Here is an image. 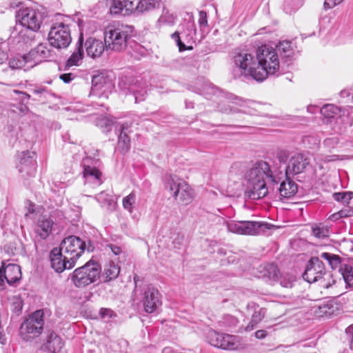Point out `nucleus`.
Returning <instances> with one entry per match:
<instances>
[{"label":"nucleus","mask_w":353,"mask_h":353,"mask_svg":"<svg viewBox=\"0 0 353 353\" xmlns=\"http://www.w3.org/2000/svg\"><path fill=\"white\" fill-rule=\"evenodd\" d=\"M17 168L21 176L28 178L34 176L37 170L36 154L33 152L23 151L18 155Z\"/></svg>","instance_id":"obj_12"},{"label":"nucleus","mask_w":353,"mask_h":353,"mask_svg":"<svg viewBox=\"0 0 353 353\" xmlns=\"http://www.w3.org/2000/svg\"><path fill=\"white\" fill-rule=\"evenodd\" d=\"M92 82L93 85L98 89H102L105 86L109 88L111 85L109 79L105 77L102 74L94 76Z\"/></svg>","instance_id":"obj_38"},{"label":"nucleus","mask_w":353,"mask_h":353,"mask_svg":"<svg viewBox=\"0 0 353 353\" xmlns=\"http://www.w3.org/2000/svg\"><path fill=\"white\" fill-rule=\"evenodd\" d=\"M261 276L270 281H275L278 279L279 270L274 263L264 264L260 266L259 270Z\"/></svg>","instance_id":"obj_27"},{"label":"nucleus","mask_w":353,"mask_h":353,"mask_svg":"<svg viewBox=\"0 0 353 353\" xmlns=\"http://www.w3.org/2000/svg\"><path fill=\"white\" fill-rule=\"evenodd\" d=\"M258 63L257 74H255L258 81H264L268 75L279 72L280 61L277 52L274 48L264 45L259 47L256 52Z\"/></svg>","instance_id":"obj_2"},{"label":"nucleus","mask_w":353,"mask_h":353,"mask_svg":"<svg viewBox=\"0 0 353 353\" xmlns=\"http://www.w3.org/2000/svg\"><path fill=\"white\" fill-rule=\"evenodd\" d=\"M268 335V332L265 330H259L255 332L254 336L258 339H263Z\"/></svg>","instance_id":"obj_50"},{"label":"nucleus","mask_w":353,"mask_h":353,"mask_svg":"<svg viewBox=\"0 0 353 353\" xmlns=\"http://www.w3.org/2000/svg\"><path fill=\"white\" fill-rule=\"evenodd\" d=\"M64 343L60 336L54 332L48 334L45 347L52 353H59L63 347Z\"/></svg>","instance_id":"obj_24"},{"label":"nucleus","mask_w":353,"mask_h":353,"mask_svg":"<svg viewBox=\"0 0 353 353\" xmlns=\"http://www.w3.org/2000/svg\"><path fill=\"white\" fill-rule=\"evenodd\" d=\"M340 218H343L341 215L340 211H339L338 212H336V213L332 214L331 216H330V219L333 220V221H336V220L339 219Z\"/></svg>","instance_id":"obj_55"},{"label":"nucleus","mask_w":353,"mask_h":353,"mask_svg":"<svg viewBox=\"0 0 353 353\" xmlns=\"http://www.w3.org/2000/svg\"><path fill=\"white\" fill-rule=\"evenodd\" d=\"M161 305V296L157 289L148 287L144 293L143 307L148 313L154 312Z\"/></svg>","instance_id":"obj_17"},{"label":"nucleus","mask_w":353,"mask_h":353,"mask_svg":"<svg viewBox=\"0 0 353 353\" xmlns=\"http://www.w3.org/2000/svg\"><path fill=\"white\" fill-rule=\"evenodd\" d=\"M159 6V0H139L136 12L137 14L143 13L152 10Z\"/></svg>","instance_id":"obj_31"},{"label":"nucleus","mask_w":353,"mask_h":353,"mask_svg":"<svg viewBox=\"0 0 353 353\" xmlns=\"http://www.w3.org/2000/svg\"><path fill=\"white\" fill-rule=\"evenodd\" d=\"M83 36L81 35L76 45V48L72 55L67 61L66 66L72 67L79 65L83 57Z\"/></svg>","instance_id":"obj_25"},{"label":"nucleus","mask_w":353,"mask_h":353,"mask_svg":"<svg viewBox=\"0 0 353 353\" xmlns=\"http://www.w3.org/2000/svg\"><path fill=\"white\" fill-rule=\"evenodd\" d=\"M248 307L254 308V312L252 314L251 319L248 325L245 327V331L250 332L253 330L256 325L263 320L265 316V309L259 307L255 305H248Z\"/></svg>","instance_id":"obj_26"},{"label":"nucleus","mask_w":353,"mask_h":353,"mask_svg":"<svg viewBox=\"0 0 353 353\" xmlns=\"http://www.w3.org/2000/svg\"><path fill=\"white\" fill-rule=\"evenodd\" d=\"M96 200L100 203L102 205H110L112 203V199L111 196H110L105 192H101L95 196Z\"/></svg>","instance_id":"obj_40"},{"label":"nucleus","mask_w":353,"mask_h":353,"mask_svg":"<svg viewBox=\"0 0 353 353\" xmlns=\"http://www.w3.org/2000/svg\"><path fill=\"white\" fill-rule=\"evenodd\" d=\"M139 0H112L110 8L112 14L129 15L136 12Z\"/></svg>","instance_id":"obj_16"},{"label":"nucleus","mask_w":353,"mask_h":353,"mask_svg":"<svg viewBox=\"0 0 353 353\" xmlns=\"http://www.w3.org/2000/svg\"><path fill=\"white\" fill-rule=\"evenodd\" d=\"M352 330V340H351V342H350V347H351V349H353V327L352 328L351 327H348L347 329V333H351Z\"/></svg>","instance_id":"obj_59"},{"label":"nucleus","mask_w":353,"mask_h":353,"mask_svg":"<svg viewBox=\"0 0 353 353\" xmlns=\"http://www.w3.org/2000/svg\"><path fill=\"white\" fill-rule=\"evenodd\" d=\"M135 202L136 195L135 193L132 192L123 199L122 205L123 208L131 214L133 212Z\"/></svg>","instance_id":"obj_37"},{"label":"nucleus","mask_w":353,"mask_h":353,"mask_svg":"<svg viewBox=\"0 0 353 353\" xmlns=\"http://www.w3.org/2000/svg\"><path fill=\"white\" fill-rule=\"evenodd\" d=\"M303 277L310 283L319 282V285L324 288H328L335 283L332 274L325 270L323 263L319 257L310 259Z\"/></svg>","instance_id":"obj_5"},{"label":"nucleus","mask_w":353,"mask_h":353,"mask_svg":"<svg viewBox=\"0 0 353 353\" xmlns=\"http://www.w3.org/2000/svg\"><path fill=\"white\" fill-rule=\"evenodd\" d=\"M180 34L181 33L179 32L176 31L172 34V38L176 41L177 46L179 48V50L183 51V50H185L187 49V48H186L185 45L182 43V41L181 40V37H180Z\"/></svg>","instance_id":"obj_45"},{"label":"nucleus","mask_w":353,"mask_h":353,"mask_svg":"<svg viewBox=\"0 0 353 353\" xmlns=\"http://www.w3.org/2000/svg\"><path fill=\"white\" fill-rule=\"evenodd\" d=\"M134 98H135V101L136 102H138V101H142L144 99V95L146 93L145 92H144V93H141L139 91H134Z\"/></svg>","instance_id":"obj_51"},{"label":"nucleus","mask_w":353,"mask_h":353,"mask_svg":"<svg viewBox=\"0 0 353 353\" xmlns=\"http://www.w3.org/2000/svg\"><path fill=\"white\" fill-rule=\"evenodd\" d=\"M28 213H34V205L32 203H30L27 207Z\"/></svg>","instance_id":"obj_56"},{"label":"nucleus","mask_w":353,"mask_h":353,"mask_svg":"<svg viewBox=\"0 0 353 353\" xmlns=\"http://www.w3.org/2000/svg\"><path fill=\"white\" fill-rule=\"evenodd\" d=\"M344 0H325L323 3V8L325 10L331 9L337 5L341 3Z\"/></svg>","instance_id":"obj_46"},{"label":"nucleus","mask_w":353,"mask_h":353,"mask_svg":"<svg viewBox=\"0 0 353 353\" xmlns=\"http://www.w3.org/2000/svg\"><path fill=\"white\" fill-rule=\"evenodd\" d=\"M109 247L114 255H119L121 252V248L117 245H110Z\"/></svg>","instance_id":"obj_52"},{"label":"nucleus","mask_w":353,"mask_h":353,"mask_svg":"<svg viewBox=\"0 0 353 353\" xmlns=\"http://www.w3.org/2000/svg\"><path fill=\"white\" fill-rule=\"evenodd\" d=\"M50 261L52 268L57 272H62L65 270L72 268L75 264L70 263L71 260L64 254L59 248H54L50 252Z\"/></svg>","instance_id":"obj_15"},{"label":"nucleus","mask_w":353,"mask_h":353,"mask_svg":"<svg viewBox=\"0 0 353 353\" xmlns=\"http://www.w3.org/2000/svg\"><path fill=\"white\" fill-rule=\"evenodd\" d=\"M199 23L201 26H207L208 20H207V14L204 11L199 12Z\"/></svg>","instance_id":"obj_47"},{"label":"nucleus","mask_w":353,"mask_h":353,"mask_svg":"<svg viewBox=\"0 0 353 353\" xmlns=\"http://www.w3.org/2000/svg\"><path fill=\"white\" fill-rule=\"evenodd\" d=\"M277 158L279 164L275 163L271 167L266 161H258L247 170L245 174L247 181L245 194L248 199L257 200L268 194L265 176L272 183H277L284 176L303 172L310 163L307 157L301 153H296L290 158L288 165L282 168L281 164L286 163L288 155L286 152L281 151Z\"/></svg>","instance_id":"obj_1"},{"label":"nucleus","mask_w":353,"mask_h":353,"mask_svg":"<svg viewBox=\"0 0 353 353\" xmlns=\"http://www.w3.org/2000/svg\"><path fill=\"white\" fill-rule=\"evenodd\" d=\"M17 19L20 24L34 32L38 31L43 21V14L37 9L23 8L17 13Z\"/></svg>","instance_id":"obj_10"},{"label":"nucleus","mask_w":353,"mask_h":353,"mask_svg":"<svg viewBox=\"0 0 353 353\" xmlns=\"http://www.w3.org/2000/svg\"><path fill=\"white\" fill-rule=\"evenodd\" d=\"M312 234L318 239H324L328 236L329 231L325 227L314 225L312 227Z\"/></svg>","instance_id":"obj_41"},{"label":"nucleus","mask_w":353,"mask_h":353,"mask_svg":"<svg viewBox=\"0 0 353 353\" xmlns=\"http://www.w3.org/2000/svg\"><path fill=\"white\" fill-rule=\"evenodd\" d=\"M313 108V107H312V106H311V107H308V108H307L308 111H311V110H310V109H311V108Z\"/></svg>","instance_id":"obj_62"},{"label":"nucleus","mask_w":353,"mask_h":353,"mask_svg":"<svg viewBox=\"0 0 353 353\" xmlns=\"http://www.w3.org/2000/svg\"><path fill=\"white\" fill-rule=\"evenodd\" d=\"M63 253L71 260L70 263H76L85 249V243L80 238L70 236L64 239L59 247Z\"/></svg>","instance_id":"obj_11"},{"label":"nucleus","mask_w":353,"mask_h":353,"mask_svg":"<svg viewBox=\"0 0 353 353\" xmlns=\"http://www.w3.org/2000/svg\"><path fill=\"white\" fill-rule=\"evenodd\" d=\"M207 337L212 345L223 350H234L238 346L236 337L234 335L209 330Z\"/></svg>","instance_id":"obj_14"},{"label":"nucleus","mask_w":353,"mask_h":353,"mask_svg":"<svg viewBox=\"0 0 353 353\" xmlns=\"http://www.w3.org/2000/svg\"><path fill=\"white\" fill-rule=\"evenodd\" d=\"M88 250L90 252V251H92V250L90 248V247L88 248Z\"/></svg>","instance_id":"obj_63"},{"label":"nucleus","mask_w":353,"mask_h":353,"mask_svg":"<svg viewBox=\"0 0 353 353\" xmlns=\"http://www.w3.org/2000/svg\"><path fill=\"white\" fill-rule=\"evenodd\" d=\"M43 91H44V89L39 88V89H35L34 90V92L36 93V94H40V93L43 92Z\"/></svg>","instance_id":"obj_60"},{"label":"nucleus","mask_w":353,"mask_h":353,"mask_svg":"<svg viewBox=\"0 0 353 353\" xmlns=\"http://www.w3.org/2000/svg\"><path fill=\"white\" fill-rule=\"evenodd\" d=\"M320 258L326 260L332 269L337 268L340 269L341 266L345 265H341V257L334 254L323 252L320 254Z\"/></svg>","instance_id":"obj_34"},{"label":"nucleus","mask_w":353,"mask_h":353,"mask_svg":"<svg viewBox=\"0 0 353 353\" xmlns=\"http://www.w3.org/2000/svg\"><path fill=\"white\" fill-rule=\"evenodd\" d=\"M133 28L119 23L108 25L104 30V42L107 50H124L132 37Z\"/></svg>","instance_id":"obj_3"},{"label":"nucleus","mask_w":353,"mask_h":353,"mask_svg":"<svg viewBox=\"0 0 353 353\" xmlns=\"http://www.w3.org/2000/svg\"><path fill=\"white\" fill-rule=\"evenodd\" d=\"M14 92L16 94H23L28 99H29L30 97V96L28 94H27L26 92H22V91L14 90Z\"/></svg>","instance_id":"obj_58"},{"label":"nucleus","mask_w":353,"mask_h":353,"mask_svg":"<svg viewBox=\"0 0 353 353\" xmlns=\"http://www.w3.org/2000/svg\"><path fill=\"white\" fill-rule=\"evenodd\" d=\"M83 176L88 182H93L97 185L101 183V172L94 167L84 165Z\"/></svg>","instance_id":"obj_30"},{"label":"nucleus","mask_w":353,"mask_h":353,"mask_svg":"<svg viewBox=\"0 0 353 353\" xmlns=\"http://www.w3.org/2000/svg\"><path fill=\"white\" fill-rule=\"evenodd\" d=\"M165 188L176 199L183 204H188L193 200V192L190 185L176 176L169 175L165 179Z\"/></svg>","instance_id":"obj_7"},{"label":"nucleus","mask_w":353,"mask_h":353,"mask_svg":"<svg viewBox=\"0 0 353 353\" xmlns=\"http://www.w3.org/2000/svg\"><path fill=\"white\" fill-rule=\"evenodd\" d=\"M9 66L12 69H23L25 71L34 66L30 53L25 55H17L9 61Z\"/></svg>","instance_id":"obj_20"},{"label":"nucleus","mask_w":353,"mask_h":353,"mask_svg":"<svg viewBox=\"0 0 353 353\" xmlns=\"http://www.w3.org/2000/svg\"><path fill=\"white\" fill-rule=\"evenodd\" d=\"M274 50H276L278 57L280 56L282 59L290 58L294 54L292 43L289 41H280Z\"/></svg>","instance_id":"obj_29"},{"label":"nucleus","mask_w":353,"mask_h":353,"mask_svg":"<svg viewBox=\"0 0 353 353\" xmlns=\"http://www.w3.org/2000/svg\"><path fill=\"white\" fill-rule=\"evenodd\" d=\"M74 75L72 73H66L60 75V79L66 83H70L74 78Z\"/></svg>","instance_id":"obj_48"},{"label":"nucleus","mask_w":353,"mask_h":353,"mask_svg":"<svg viewBox=\"0 0 353 353\" xmlns=\"http://www.w3.org/2000/svg\"><path fill=\"white\" fill-rule=\"evenodd\" d=\"M50 46L57 49H65L72 41L69 25L63 21L54 23L48 34Z\"/></svg>","instance_id":"obj_8"},{"label":"nucleus","mask_w":353,"mask_h":353,"mask_svg":"<svg viewBox=\"0 0 353 353\" xmlns=\"http://www.w3.org/2000/svg\"><path fill=\"white\" fill-rule=\"evenodd\" d=\"M120 273V267L114 262L107 264L101 274L103 282H109L116 279Z\"/></svg>","instance_id":"obj_28"},{"label":"nucleus","mask_w":353,"mask_h":353,"mask_svg":"<svg viewBox=\"0 0 353 353\" xmlns=\"http://www.w3.org/2000/svg\"><path fill=\"white\" fill-rule=\"evenodd\" d=\"M2 274L7 283L12 285L21 279V268L17 264L10 263L4 268L3 271L0 270V274Z\"/></svg>","instance_id":"obj_21"},{"label":"nucleus","mask_w":353,"mask_h":353,"mask_svg":"<svg viewBox=\"0 0 353 353\" xmlns=\"http://www.w3.org/2000/svg\"><path fill=\"white\" fill-rule=\"evenodd\" d=\"M43 325V312L39 310L35 311L22 323L21 330L22 333L32 334L30 337H36L41 333Z\"/></svg>","instance_id":"obj_13"},{"label":"nucleus","mask_w":353,"mask_h":353,"mask_svg":"<svg viewBox=\"0 0 353 353\" xmlns=\"http://www.w3.org/2000/svg\"><path fill=\"white\" fill-rule=\"evenodd\" d=\"M334 308L332 303H326L321 304L318 306V309L315 310L316 314L319 316H330L334 314Z\"/></svg>","instance_id":"obj_36"},{"label":"nucleus","mask_w":353,"mask_h":353,"mask_svg":"<svg viewBox=\"0 0 353 353\" xmlns=\"http://www.w3.org/2000/svg\"><path fill=\"white\" fill-rule=\"evenodd\" d=\"M245 112L250 114H253V112L252 110H248L247 111H245Z\"/></svg>","instance_id":"obj_61"},{"label":"nucleus","mask_w":353,"mask_h":353,"mask_svg":"<svg viewBox=\"0 0 353 353\" xmlns=\"http://www.w3.org/2000/svg\"><path fill=\"white\" fill-rule=\"evenodd\" d=\"M285 180L281 182L279 188L280 196L283 198L290 199L293 197L297 192L298 187L296 183L288 176H284Z\"/></svg>","instance_id":"obj_23"},{"label":"nucleus","mask_w":353,"mask_h":353,"mask_svg":"<svg viewBox=\"0 0 353 353\" xmlns=\"http://www.w3.org/2000/svg\"><path fill=\"white\" fill-rule=\"evenodd\" d=\"M334 199L336 201H341L343 203H348L353 198L352 192H335L332 195Z\"/></svg>","instance_id":"obj_39"},{"label":"nucleus","mask_w":353,"mask_h":353,"mask_svg":"<svg viewBox=\"0 0 353 353\" xmlns=\"http://www.w3.org/2000/svg\"><path fill=\"white\" fill-rule=\"evenodd\" d=\"M340 112V109L333 104H326L321 108V114L327 119L339 117Z\"/></svg>","instance_id":"obj_33"},{"label":"nucleus","mask_w":353,"mask_h":353,"mask_svg":"<svg viewBox=\"0 0 353 353\" xmlns=\"http://www.w3.org/2000/svg\"><path fill=\"white\" fill-rule=\"evenodd\" d=\"M8 58L7 53L4 51L0 50V65L4 63Z\"/></svg>","instance_id":"obj_53"},{"label":"nucleus","mask_w":353,"mask_h":353,"mask_svg":"<svg viewBox=\"0 0 353 353\" xmlns=\"http://www.w3.org/2000/svg\"><path fill=\"white\" fill-rule=\"evenodd\" d=\"M340 272L347 285L350 287H353V263L341 266Z\"/></svg>","instance_id":"obj_35"},{"label":"nucleus","mask_w":353,"mask_h":353,"mask_svg":"<svg viewBox=\"0 0 353 353\" xmlns=\"http://www.w3.org/2000/svg\"><path fill=\"white\" fill-rule=\"evenodd\" d=\"M53 224L52 219L43 216L37 221L35 232L42 239H46L51 233Z\"/></svg>","instance_id":"obj_22"},{"label":"nucleus","mask_w":353,"mask_h":353,"mask_svg":"<svg viewBox=\"0 0 353 353\" xmlns=\"http://www.w3.org/2000/svg\"><path fill=\"white\" fill-rule=\"evenodd\" d=\"M336 160H337V157L334 156H334H327L325 157V161H328V162L329 161H336Z\"/></svg>","instance_id":"obj_57"},{"label":"nucleus","mask_w":353,"mask_h":353,"mask_svg":"<svg viewBox=\"0 0 353 353\" xmlns=\"http://www.w3.org/2000/svg\"><path fill=\"white\" fill-rule=\"evenodd\" d=\"M99 315L100 317L105 321H109L112 317L116 316V314L110 308H101Z\"/></svg>","instance_id":"obj_43"},{"label":"nucleus","mask_w":353,"mask_h":353,"mask_svg":"<svg viewBox=\"0 0 353 353\" xmlns=\"http://www.w3.org/2000/svg\"><path fill=\"white\" fill-rule=\"evenodd\" d=\"M228 230L230 232L243 235H256L265 233L270 229V225L259 221H237L227 222Z\"/></svg>","instance_id":"obj_9"},{"label":"nucleus","mask_w":353,"mask_h":353,"mask_svg":"<svg viewBox=\"0 0 353 353\" xmlns=\"http://www.w3.org/2000/svg\"><path fill=\"white\" fill-rule=\"evenodd\" d=\"M161 23L167 24H173L174 22V17L172 14H170L168 11L163 12V14L159 20Z\"/></svg>","instance_id":"obj_44"},{"label":"nucleus","mask_w":353,"mask_h":353,"mask_svg":"<svg viewBox=\"0 0 353 353\" xmlns=\"http://www.w3.org/2000/svg\"><path fill=\"white\" fill-rule=\"evenodd\" d=\"M125 128L124 125H123L118 138V148L122 153L127 152L130 148V139L125 132Z\"/></svg>","instance_id":"obj_32"},{"label":"nucleus","mask_w":353,"mask_h":353,"mask_svg":"<svg viewBox=\"0 0 353 353\" xmlns=\"http://www.w3.org/2000/svg\"><path fill=\"white\" fill-rule=\"evenodd\" d=\"M101 268L97 262L90 260L83 266L74 270L71 280L77 288H84L94 283L100 277Z\"/></svg>","instance_id":"obj_6"},{"label":"nucleus","mask_w":353,"mask_h":353,"mask_svg":"<svg viewBox=\"0 0 353 353\" xmlns=\"http://www.w3.org/2000/svg\"><path fill=\"white\" fill-rule=\"evenodd\" d=\"M29 53L31 59L34 63V65L45 59H54L56 57L54 51L47 43L39 44L36 48L31 50Z\"/></svg>","instance_id":"obj_18"},{"label":"nucleus","mask_w":353,"mask_h":353,"mask_svg":"<svg viewBox=\"0 0 353 353\" xmlns=\"http://www.w3.org/2000/svg\"><path fill=\"white\" fill-rule=\"evenodd\" d=\"M281 181V180L280 181V182ZM265 184H266L268 191H269V188H271L272 185H277L279 183V181L277 183H272V181L269 179L266 178V176H265Z\"/></svg>","instance_id":"obj_54"},{"label":"nucleus","mask_w":353,"mask_h":353,"mask_svg":"<svg viewBox=\"0 0 353 353\" xmlns=\"http://www.w3.org/2000/svg\"><path fill=\"white\" fill-rule=\"evenodd\" d=\"M295 279L296 278L293 275H282L280 278V283L285 288H292Z\"/></svg>","instance_id":"obj_42"},{"label":"nucleus","mask_w":353,"mask_h":353,"mask_svg":"<svg viewBox=\"0 0 353 353\" xmlns=\"http://www.w3.org/2000/svg\"><path fill=\"white\" fill-rule=\"evenodd\" d=\"M85 47L87 54L94 59L101 57L106 48L102 41L93 37L86 40Z\"/></svg>","instance_id":"obj_19"},{"label":"nucleus","mask_w":353,"mask_h":353,"mask_svg":"<svg viewBox=\"0 0 353 353\" xmlns=\"http://www.w3.org/2000/svg\"><path fill=\"white\" fill-rule=\"evenodd\" d=\"M232 74L235 79L251 78L258 81V63L256 57L247 51L236 52L233 57Z\"/></svg>","instance_id":"obj_4"},{"label":"nucleus","mask_w":353,"mask_h":353,"mask_svg":"<svg viewBox=\"0 0 353 353\" xmlns=\"http://www.w3.org/2000/svg\"><path fill=\"white\" fill-rule=\"evenodd\" d=\"M340 214L343 217H350L353 216V208H345L340 210Z\"/></svg>","instance_id":"obj_49"}]
</instances>
